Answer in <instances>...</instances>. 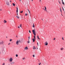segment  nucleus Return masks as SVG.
Instances as JSON below:
<instances>
[{
  "mask_svg": "<svg viewBox=\"0 0 65 65\" xmlns=\"http://www.w3.org/2000/svg\"><path fill=\"white\" fill-rule=\"evenodd\" d=\"M1 51L3 53V54H4L3 52H4V47H3L1 50Z\"/></svg>",
  "mask_w": 65,
  "mask_h": 65,
  "instance_id": "f257e3e1",
  "label": "nucleus"
},
{
  "mask_svg": "<svg viewBox=\"0 0 65 65\" xmlns=\"http://www.w3.org/2000/svg\"><path fill=\"white\" fill-rule=\"evenodd\" d=\"M32 32H33V34H34L35 36L36 35V34H35V29H34V30H32Z\"/></svg>",
  "mask_w": 65,
  "mask_h": 65,
  "instance_id": "f03ea898",
  "label": "nucleus"
},
{
  "mask_svg": "<svg viewBox=\"0 0 65 65\" xmlns=\"http://www.w3.org/2000/svg\"><path fill=\"white\" fill-rule=\"evenodd\" d=\"M8 0H7V1H6V4L7 5H9V2H8Z\"/></svg>",
  "mask_w": 65,
  "mask_h": 65,
  "instance_id": "7ed1b4c3",
  "label": "nucleus"
},
{
  "mask_svg": "<svg viewBox=\"0 0 65 65\" xmlns=\"http://www.w3.org/2000/svg\"><path fill=\"white\" fill-rule=\"evenodd\" d=\"M17 10H16V12L17 13V16H18V7H17Z\"/></svg>",
  "mask_w": 65,
  "mask_h": 65,
  "instance_id": "20e7f679",
  "label": "nucleus"
},
{
  "mask_svg": "<svg viewBox=\"0 0 65 65\" xmlns=\"http://www.w3.org/2000/svg\"><path fill=\"white\" fill-rule=\"evenodd\" d=\"M9 60H10V62H11L12 61V60H13L12 58H10Z\"/></svg>",
  "mask_w": 65,
  "mask_h": 65,
  "instance_id": "39448f33",
  "label": "nucleus"
},
{
  "mask_svg": "<svg viewBox=\"0 0 65 65\" xmlns=\"http://www.w3.org/2000/svg\"><path fill=\"white\" fill-rule=\"evenodd\" d=\"M19 41L18 40L16 42V44H17V45H19Z\"/></svg>",
  "mask_w": 65,
  "mask_h": 65,
  "instance_id": "423d86ee",
  "label": "nucleus"
},
{
  "mask_svg": "<svg viewBox=\"0 0 65 65\" xmlns=\"http://www.w3.org/2000/svg\"><path fill=\"white\" fill-rule=\"evenodd\" d=\"M45 45H47V44H48V43H47V42H46L45 43Z\"/></svg>",
  "mask_w": 65,
  "mask_h": 65,
  "instance_id": "0eeeda50",
  "label": "nucleus"
},
{
  "mask_svg": "<svg viewBox=\"0 0 65 65\" xmlns=\"http://www.w3.org/2000/svg\"><path fill=\"white\" fill-rule=\"evenodd\" d=\"M44 7L45 8V9H44V10L46 11L47 12V10H46V7Z\"/></svg>",
  "mask_w": 65,
  "mask_h": 65,
  "instance_id": "6e6552de",
  "label": "nucleus"
},
{
  "mask_svg": "<svg viewBox=\"0 0 65 65\" xmlns=\"http://www.w3.org/2000/svg\"><path fill=\"white\" fill-rule=\"evenodd\" d=\"M35 39H34V38H33L32 39V40H33V42H34L35 40Z\"/></svg>",
  "mask_w": 65,
  "mask_h": 65,
  "instance_id": "1a4fd4ad",
  "label": "nucleus"
},
{
  "mask_svg": "<svg viewBox=\"0 0 65 65\" xmlns=\"http://www.w3.org/2000/svg\"><path fill=\"white\" fill-rule=\"evenodd\" d=\"M3 22L4 23H7V21H6L5 20Z\"/></svg>",
  "mask_w": 65,
  "mask_h": 65,
  "instance_id": "9d476101",
  "label": "nucleus"
},
{
  "mask_svg": "<svg viewBox=\"0 0 65 65\" xmlns=\"http://www.w3.org/2000/svg\"><path fill=\"white\" fill-rule=\"evenodd\" d=\"M14 63H15V62H11V64H14Z\"/></svg>",
  "mask_w": 65,
  "mask_h": 65,
  "instance_id": "9b49d317",
  "label": "nucleus"
},
{
  "mask_svg": "<svg viewBox=\"0 0 65 65\" xmlns=\"http://www.w3.org/2000/svg\"><path fill=\"white\" fill-rule=\"evenodd\" d=\"M28 49V47H26L25 48V50H27Z\"/></svg>",
  "mask_w": 65,
  "mask_h": 65,
  "instance_id": "f8f14e48",
  "label": "nucleus"
},
{
  "mask_svg": "<svg viewBox=\"0 0 65 65\" xmlns=\"http://www.w3.org/2000/svg\"><path fill=\"white\" fill-rule=\"evenodd\" d=\"M4 43V42H3V41H2L1 42V44H3Z\"/></svg>",
  "mask_w": 65,
  "mask_h": 65,
  "instance_id": "ddd939ff",
  "label": "nucleus"
},
{
  "mask_svg": "<svg viewBox=\"0 0 65 65\" xmlns=\"http://www.w3.org/2000/svg\"><path fill=\"white\" fill-rule=\"evenodd\" d=\"M63 49H64V48H60V50L61 51H63Z\"/></svg>",
  "mask_w": 65,
  "mask_h": 65,
  "instance_id": "4468645a",
  "label": "nucleus"
},
{
  "mask_svg": "<svg viewBox=\"0 0 65 65\" xmlns=\"http://www.w3.org/2000/svg\"><path fill=\"white\" fill-rule=\"evenodd\" d=\"M29 41H27V43H30V41H29V40H28Z\"/></svg>",
  "mask_w": 65,
  "mask_h": 65,
  "instance_id": "2eb2a0df",
  "label": "nucleus"
},
{
  "mask_svg": "<svg viewBox=\"0 0 65 65\" xmlns=\"http://www.w3.org/2000/svg\"><path fill=\"white\" fill-rule=\"evenodd\" d=\"M16 17H17V18L18 19H20V17H19L18 16H16Z\"/></svg>",
  "mask_w": 65,
  "mask_h": 65,
  "instance_id": "dca6fc26",
  "label": "nucleus"
},
{
  "mask_svg": "<svg viewBox=\"0 0 65 65\" xmlns=\"http://www.w3.org/2000/svg\"><path fill=\"white\" fill-rule=\"evenodd\" d=\"M23 60H25V58L24 57L22 58Z\"/></svg>",
  "mask_w": 65,
  "mask_h": 65,
  "instance_id": "f3484780",
  "label": "nucleus"
},
{
  "mask_svg": "<svg viewBox=\"0 0 65 65\" xmlns=\"http://www.w3.org/2000/svg\"><path fill=\"white\" fill-rule=\"evenodd\" d=\"M12 4H13V6H14L15 5V4H14V3H13Z\"/></svg>",
  "mask_w": 65,
  "mask_h": 65,
  "instance_id": "a211bd4d",
  "label": "nucleus"
},
{
  "mask_svg": "<svg viewBox=\"0 0 65 65\" xmlns=\"http://www.w3.org/2000/svg\"><path fill=\"white\" fill-rule=\"evenodd\" d=\"M62 2L63 4V5H64V2L62 1Z\"/></svg>",
  "mask_w": 65,
  "mask_h": 65,
  "instance_id": "6ab92c4d",
  "label": "nucleus"
},
{
  "mask_svg": "<svg viewBox=\"0 0 65 65\" xmlns=\"http://www.w3.org/2000/svg\"><path fill=\"white\" fill-rule=\"evenodd\" d=\"M37 38L39 39H40L39 38V37L38 36H37Z\"/></svg>",
  "mask_w": 65,
  "mask_h": 65,
  "instance_id": "aec40b11",
  "label": "nucleus"
},
{
  "mask_svg": "<svg viewBox=\"0 0 65 65\" xmlns=\"http://www.w3.org/2000/svg\"><path fill=\"white\" fill-rule=\"evenodd\" d=\"M16 57H18V54H16Z\"/></svg>",
  "mask_w": 65,
  "mask_h": 65,
  "instance_id": "412c9836",
  "label": "nucleus"
},
{
  "mask_svg": "<svg viewBox=\"0 0 65 65\" xmlns=\"http://www.w3.org/2000/svg\"><path fill=\"white\" fill-rule=\"evenodd\" d=\"M33 26H32V27H34V28L35 26H34V24H33Z\"/></svg>",
  "mask_w": 65,
  "mask_h": 65,
  "instance_id": "4be33fe9",
  "label": "nucleus"
},
{
  "mask_svg": "<svg viewBox=\"0 0 65 65\" xmlns=\"http://www.w3.org/2000/svg\"><path fill=\"white\" fill-rule=\"evenodd\" d=\"M34 39H36V38H35V36H34Z\"/></svg>",
  "mask_w": 65,
  "mask_h": 65,
  "instance_id": "5701e85b",
  "label": "nucleus"
},
{
  "mask_svg": "<svg viewBox=\"0 0 65 65\" xmlns=\"http://www.w3.org/2000/svg\"><path fill=\"white\" fill-rule=\"evenodd\" d=\"M20 27H22V24H21L20 25Z\"/></svg>",
  "mask_w": 65,
  "mask_h": 65,
  "instance_id": "b1692460",
  "label": "nucleus"
},
{
  "mask_svg": "<svg viewBox=\"0 0 65 65\" xmlns=\"http://www.w3.org/2000/svg\"><path fill=\"white\" fill-rule=\"evenodd\" d=\"M12 41V39H10V41Z\"/></svg>",
  "mask_w": 65,
  "mask_h": 65,
  "instance_id": "393cba45",
  "label": "nucleus"
},
{
  "mask_svg": "<svg viewBox=\"0 0 65 65\" xmlns=\"http://www.w3.org/2000/svg\"><path fill=\"white\" fill-rule=\"evenodd\" d=\"M32 56L33 57H35V55H33Z\"/></svg>",
  "mask_w": 65,
  "mask_h": 65,
  "instance_id": "a878e982",
  "label": "nucleus"
},
{
  "mask_svg": "<svg viewBox=\"0 0 65 65\" xmlns=\"http://www.w3.org/2000/svg\"><path fill=\"white\" fill-rule=\"evenodd\" d=\"M25 15L26 16L27 15H28V14H27V13L25 14Z\"/></svg>",
  "mask_w": 65,
  "mask_h": 65,
  "instance_id": "bb28decb",
  "label": "nucleus"
},
{
  "mask_svg": "<svg viewBox=\"0 0 65 65\" xmlns=\"http://www.w3.org/2000/svg\"><path fill=\"white\" fill-rule=\"evenodd\" d=\"M5 65V63H4L2 65Z\"/></svg>",
  "mask_w": 65,
  "mask_h": 65,
  "instance_id": "cd10ccee",
  "label": "nucleus"
},
{
  "mask_svg": "<svg viewBox=\"0 0 65 65\" xmlns=\"http://www.w3.org/2000/svg\"><path fill=\"white\" fill-rule=\"evenodd\" d=\"M27 10L28 11H29V13H30V11H29V9H27Z\"/></svg>",
  "mask_w": 65,
  "mask_h": 65,
  "instance_id": "c85d7f7f",
  "label": "nucleus"
},
{
  "mask_svg": "<svg viewBox=\"0 0 65 65\" xmlns=\"http://www.w3.org/2000/svg\"><path fill=\"white\" fill-rule=\"evenodd\" d=\"M30 37H28V40H29V39H30Z\"/></svg>",
  "mask_w": 65,
  "mask_h": 65,
  "instance_id": "c756f323",
  "label": "nucleus"
},
{
  "mask_svg": "<svg viewBox=\"0 0 65 65\" xmlns=\"http://www.w3.org/2000/svg\"><path fill=\"white\" fill-rule=\"evenodd\" d=\"M60 9L61 12H62V11H61V8H60Z\"/></svg>",
  "mask_w": 65,
  "mask_h": 65,
  "instance_id": "7c9ffc66",
  "label": "nucleus"
},
{
  "mask_svg": "<svg viewBox=\"0 0 65 65\" xmlns=\"http://www.w3.org/2000/svg\"><path fill=\"white\" fill-rule=\"evenodd\" d=\"M23 11H21V13H23Z\"/></svg>",
  "mask_w": 65,
  "mask_h": 65,
  "instance_id": "2f4dec72",
  "label": "nucleus"
},
{
  "mask_svg": "<svg viewBox=\"0 0 65 65\" xmlns=\"http://www.w3.org/2000/svg\"><path fill=\"white\" fill-rule=\"evenodd\" d=\"M29 32L30 33H31V31L30 30H29Z\"/></svg>",
  "mask_w": 65,
  "mask_h": 65,
  "instance_id": "473e14b6",
  "label": "nucleus"
},
{
  "mask_svg": "<svg viewBox=\"0 0 65 65\" xmlns=\"http://www.w3.org/2000/svg\"><path fill=\"white\" fill-rule=\"evenodd\" d=\"M18 28H20V26H19L18 27Z\"/></svg>",
  "mask_w": 65,
  "mask_h": 65,
  "instance_id": "72a5a7b5",
  "label": "nucleus"
},
{
  "mask_svg": "<svg viewBox=\"0 0 65 65\" xmlns=\"http://www.w3.org/2000/svg\"><path fill=\"white\" fill-rule=\"evenodd\" d=\"M62 40H64V38H63V37L62 38Z\"/></svg>",
  "mask_w": 65,
  "mask_h": 65,
  "instance_id": "f704fd0d",
  "label": "nucleus"
},
{
  "mask_svg": "<svg viewBox=\"0 0 65 65\" xmlns=\"http://www.w3.org/2000/svg\"><path fill=\"white\" fill-rule=\"evenodd\" d=\"M0 11H2V9H0Z\"/></svg>",
  "mask_w": 65,
  "mask_h": 65,
  "instance_id": "c9c22d12",
  "label": "nucleus"
},
{
  "mask_svg": "<svg viewBox=\"0 0 65 65\" xmlns=\"http://www.w3.org/2000/svg\"><path fill=\"white\" fill-rule=\"evenodd\" d=\"M55 38H54V39H53V40H55Z\"/></svg>",
  "mask_w": 65,
  "mask_h": 65,
  "instance_id": "e433bc0d",
  "label": "nucleus"
},
{
  "mask_svg": "<svg viewBox=\"0 0 65 65\" xmlns=\"http://www.w3.org/2000/svg\"><path fill=\"white\" fill-rule=\"evenodd\" d=\"M37 44L38 46V43L37 42Z\"/></svg>",
  "mask_w": 65,
  "mask_h": 65,
  "instance_id": "4c0bfd02",
  "label": "nucleus"
},
{
  "mask_svg": "<svg viewBox=\"0 0 65 65\" xmlns=\"http://www.w3.org/2000/svg\"><path fill=\"white\" fill-rule=\"evenodd\" d=\"M62 9H63V10L64 11V9L63 8V7H62Z\"/></svg>",
  "mask_w": 65,
  "mask_h": 65,
  "instance_id": "58836bf2",
  "label": "nucleus"
},
{
  "mask_svg": "<svg viewBox=\"0 0 65 65\" xmlns=\"http://www.w3.org/2000/svg\"><path fill=\"white\" fill-rule=\"evenodd\" d=\"M10 44V43H8V45H9V44Z\"/></svg>",
  "mask_w": 65,
  "mask_h": 65,
  "instance_id": "ea45409f",
  "label": "nucleus"
},
{
  "mask_svg": "<svg viewBox=\"0 0 65 65\" xmlns=\"http://www.w3.org/2000/svg\"><path fill=\"white\" fill-rule=\"evenodd\" d=\"M10 2H11V1H10Z\"/></svg>",
  "mask_w": 65,
  "mask_h": 65,
  "instance_id": "a19ab883",
  "label": "nucleus"
},
{
  "mask_svg": "<svg viewBox=\"0 0 65 65\" xmlns=\"http://www.w3.org/2000/svg\"><path fill=\"white\" fill-rule=\"evenodd\" d=\"M58 2L60 4H61V3H60V2H59V1Z\"/></svg>",
  "mask_w": 65,
  "mask_h": 65,
  "instance_id": "79ce46f5",
  "label": "nucleus"
},
{
  "mask_svg": "<svg viewBox=\"0 0 65 65\" xmlns=\"http://www.w3.org/2000/svg\"><path fill=\"white\" fill-rule=\"evenodd\" d=\"M1 44V42H0V44Z\"/></svg>",
  "mask_w": 65,
  "mask_h": 65,
  "instance_id": "37998d69",
  "label": "nucleus"
},
{
  "mask_svg": "<svg viewBox=\"0 0 65 65\" xmlns=\"http://www.w3.org/2000/svg\"><path fill=\"white\" fill-rule=\"evenodd\" d=\"M42 20V21H43V19H41Z\"/></svg>",
  "mask_w": 65,
  "mask_h": 65,
  "instance_id": "c03bdc74",
  "label": "nucleus"
},
{
  "mask_svg": "<svg viewBox=\"0 0 65 65\" xmlns=\"http://www.w3.org/2000/svg\"><path fill=\"white\" fill-rule=\"evenodd\" d=\"M39 64H40H40H41V63H39Z\"/></svg>",
  "mask_w": 65,
  "mask_h": 65,
  "instance_id": "a18cd8bd",
  "label": "nucleus"
},
{
  "mask_svg": "<svg viewBox=\"0 0 65 65\" xmlns=\"http://www.w3.org/2000/svg\"><path fill=\"white\" fill-rule=\"evenodd\" d=\"M33 48V49H34H34H35V48Z\"/></svg>",
  "mask_w": 65,
  "mask_h": 65,
  "instance_id": "49530a36",
  "label": "nucleus"
},
{
  "mask_svg": "<svg viewBox=\"0 0 65 65\" xmlns=\"http://www.w3.org/2000/svg\"><path fill=\"white\" fill-rule=\"evenodd\" d=\"M40 2H41V0H40Z\"/></svg>",
  "mask_w": 65,
  "mask_h": 65,
  "instance_id": "de8ad7c7",
  "label": "nucleus"
},
{
  "mask_svg": "<svg viewBox=\"0 0 65 65\" xmlns=\"http://www.w3.org/2000/svg\"><path fill=\"white\" fill-rule=\"evenodd\" d=\"M62 2H63V0H62Z\"/></svg>",
  "mask_w": 65,
  "mask_h": 65,
  "instance_id": "09e8293b",
  "label": "nucleus"
},
{
  "mask_svg": "<svg viewBox=\"0 0 65 65\" xmlns=\"http://www.w3.org/2000/svg\"><path fill=\"white\" fill-rule=\"evenodd\" d=\"M31 1H33V0H31Z\"/></svg>",
  "mask_w": 65,
  "mask_h": 65,
  "instance_id": "8fccbe9b",
  "label": "nucleus"
},
{
  "mask_svg": "<svg viewBox=\"0 0 65 65\" xmlns=\"http://www.w3.org/2000/svg\"><path fill=\"white\" fill-rule=\"evenodd\" d=\"M6 38H7V37H6Z\"/></svg>",
  "mask_w": 65,
  "mask_h": 65,
  "instance_id": "3c124183",
  "label": "nucleus"
},
{
  "mask_svg": "<svg viewBox=\"0 0 65 65\" xmlns=\"http://www.w3.org/2000/svg\"><path fill=\"white\" fill-rule=\"evenodd\" d=\"M34 47H35V46H34Z\"/></svg>",
  "mask_w": 65,
  "mask_h": 65,
  "instance_id": "603ef678",
  "label": "nucleus"
},
{
  "mask_svg": "<svg viewBox=\"0 0 65 65\" xmlns=\"http://www.w3.org/2000/svg\"><path fill=\"white\" fill-rule=\"evenodd\" d=\"M4 54H5V52Z\"/></svg>",
  "mask_w": 65,
  "mask_h": 65,
  "instance_id": "864d4df0",
  "label": "nucleus"
},
{
  "mask_svg": "<svg viewBox=\"0 0 65 65\" xmlns=\"http://www.w3.org/2000/svg\"><path fill=\"white\" fill-rule=\"evenodd\" d=\"M43 9H44L43 8Z\"/></svg>",
  "mask_w": 65,
  "mask_h": 65,
  "instance_id": "5fc2aeb1",
  "label": "nucleus"
},
{
  "mask_svg": "<svg viewBox=\"0 0 65 65\" xmlns=\"http://www.w3.org/2000/svg\"><path fill=\"white\" fill-rule=\"evenodd\" d=\"M61 15H62V14H61Z\"/></svg>",
  "mask_w": 65,
  "mask_h": 65,
  "instance_id": "6e6d98bb",
  "label": "nucleus"
},
{
  "mask_svg": "<svg viewBox=\"0 0 65 65\" xmlns=\"http://www.w3.org/2000/svg\"><path fill=\"white\" fill-rule=\"evenodd\" d=\"M37 49H38V48H37Z\"/></svg>",
  "mask_w": 65,
  "mask_h": 65,
  "instance_id": "4d7b16f0",
  "label": "nucleus"
},
{
  "mask_svg": "<svg viewBox=\"0 0 65 65\" xmlns=\"http://www.w3.org/2000/svg\"><path fill=\"white\" fill-rule=\"evenodd\" d=\"M20 1H21V0H20Z\"/></svg>",
  "mask_w": 65,
  "mask_h": 65,
  "instance_id": "13d9d810",
  "label": "nucleus"
},
{
  "mask_svg": "<svg viewBox=\"0 0 65 65\" xmlns=\"http://www.w3.org/2000/svg\"><path fill=\"white\" fill-rule=\"evenodd\" d=\"M35 49H36V48H35Z\"/></svg>",
  "mask_w": 65,
  "mask_h": 65,
  "instance_id": "bf43d9fd",
  "label": "nucleus"
},
{
  "mask_svg": "<svg viewBox=\"0 0 65 65\" xmlns=\"http://www.w3.org/2000/svg\"><path fill=\"white\" fill-rule=\"evenodd\" d=\"M39 65H40V64H39Z\"/></svg>",
  "mask_w": 65,
  "mask_h": 65,
  "instance_id": "052dcab7",
  "label": "nucleus"
}]
</instances>
